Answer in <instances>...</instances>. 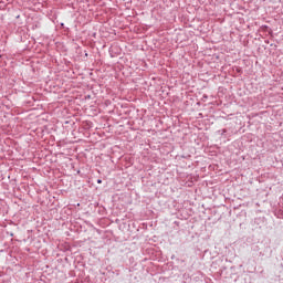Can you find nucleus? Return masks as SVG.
Here are the masks:
<instances>
[{"label": "nucleus", "mask_w": 283, "mask_h": 283, "mask_svg": "<svg viewBox=\"0 0 283 283\" xmlns=\"http://www.w3.org/2000/svg\"><path fill=\"white\" fill-rule=\"evenodd\" d=\"M97 182H98V185H101L103 182V180L99 179V180H97Z\"/></svg>", "instance_id": "nucleus-1"}]
</instances>
